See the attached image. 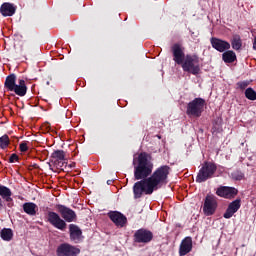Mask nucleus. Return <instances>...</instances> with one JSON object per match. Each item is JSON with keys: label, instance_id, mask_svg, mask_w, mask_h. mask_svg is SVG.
I'll return each mask as SVG.
<instances>
[{"label": "nucleus", "instance_id": "obj_1", "mask_svg": "<svg viewBox=\"0 0 256 256\" xmlns=\"http://www.w3.org/2000/svg\"><path fill=\"white\" fill-rule=\"evenodd\" d=\"M149 159V153L141 152L133 161L134 179L138 181L133 186L134 199H141L143 193L153 195L154 191H159L169 183L171 167L163 165L153 172V162Z\"/></svg>", "mask_w": 256, "mask_h": 256}, {"label": "nucleus", "instance_id": "obj_2", "mask_svg": "<svg viewBox=\"0 0 256 256\" xmlns=\"http://www.w3.org/2000/svg\"><path fill=\"white\" fill-rule=\"evenodd\" d=\"M173 61L176 65H181L184 73L199 75L201 73V60L197 54H186L185 47L180 43L171 46Z\"/></svg>", "mask_w": 256, "mask_h": 256}, {"label": "nucleus", "instance_id": "obj_3", "mask_svg": "<svg viewBox=\"0 0 256 256\" xmlns=\"http://www.w3.org/2000/svg\"><path fill=\"white\" fill-rule=\"evenodd\" d=\"M55 209L58 211H48L46 215V221L58 229L59 231H65L67 229V223H73L77 221V213L75 211L63 204H57Z\"/></svg>", "mask_w": 256, "mask_h": 256}, {"label": "nucleus", "instance_id": "obj_4", "mask_svg": "<svg viewBox=\"0 0 256 256\" xmlns=\"http://www.w3.org/2000/svg\"><path fill=\"white\" fill-rule=\"evenodd\" d=\"M217 172V164L213 162H204L196 176V183H205L208 179H213Z\"/></svg>", "mask_w": 256, "mask_h": 256}, {"label": "nucleus", "instance_id": "obj_5", "mask_svg": "<svg viewBox=\"0 0 256 256\" xmlns=\"http://www.w3.org/2000/svg\"><path fill=\"white\" fill-rule=\"evenodd\" d=\"M203 109H205V99L195 98L188 103L186 115H188V117H201Z\"/></svg>", "mask_w": 256, "mask_h": 256}, {"label": "nucleus", "instance_id": "obj_6", "mask_svg": "<svg viewBox=\"0 0 256 256\" xmlns=\"http://www.w3.org/2000/svg\"><path fill=\"white\" fill-rule=\"evenodd\" d=\"M217 207H219V203L217 202V197L215 195H206L203 204V213L206 217H211L215 215L217 211Z\"/></svg>", "mask_w": 256, "mask_h": 256}, {"label": "nucleus", "instance_id": "obj_7", "mask_svg": "<svg viewBox=\"0 0 256 256\" xmlns=\"http://www.w3.org/2000/svg\"><path fill=\"white\" fill-rule=\"evenodd\" d=\"M134 243H142V245H148L153 241V232L147 228H140L135 231L133 235Z\"/></svg>", "mask_w": 256, "mask_h": 256}, {"label": "nucleus", "instance_id": "obj_8", "mask_svg": "<svg viewBox=\"0 0 256 256\" xmlns=\"http://www.w3.org/2000/svg\"><path fill=\"white\" fill-rule=\"evenodd\" d=\"M81 249L69 243H62L56 249L57 256H78Z\"/></svg>", "mask_w": 256, "mask_h": 256}, {"label": "nucleus", "instance_id": "obj_9", "mask_svg": "<svg viewBox=\"0 0 256 256\" xmlns=\"http://www.w3.org/2000/svg\"><path fill=\"white\" fill-rule=\"evenodd\" d=\"M238 193L239 190H237V188L229 186H220L216 190V195L223 197V199H235Z\"/></svg>", "mask_w": 256, "mask_h": 256}, {"label": "nucleus", "instance_id": "obj_10", "mask_svg": "<svg viewBox=\"0 0 256 256\" xmlns=\"http://www.w3.org/2000/svg\"><path fill=\"white\" fill-rule=\"evenodd\" d=\"M210 43L213 49H215L219 53H224L226 51H229V49H231V43L221 38L212 37L210 39Z\"/></svg>", "mask_w": 256, "mask_h": 256}, {"label": "nucleus", "instance_id": "obj_11", "mask_svg": "<svg viewBox=\"0 0 256 256\" xmlns=\"http://www.w3.org/2000/svg\"><path fill=\"white\" fill-rule=\"evenodd\" d=\"M108 217L116 227H125L127 225V216L119 211L108 212Z\"/></svg>", "mask_w": 256, "mask_h": 256}, {"label": "nucleus", "instance_id": "obj_12", "mask_svg": "<svg viewBox=\"0 0 256 256\" xmlns=\"http://www.w3.org/2000/svg\"><path fill=\"white\" fill-rule=\"evenodd\" d=\"M191 251H193V238H191V236H187L180 243L179 256L188 255Z\"/></svg>", "mask_w": 256, "mask_h": 256}, {"label": "nucleus", "instance_id": "obj_13", "mask_svg": "<svg viewBox=\"0 0 256 256\" xmlns=\"http://www.w3.org/2000/svg\"><path fill=\"white\" fill-rule=\"evenodd\" d=\"M241 209V198H238L234 201H232L229 205L228 208L226 209L225 213L223 214L224 219H231L237 211Z\"/></svg>", "mask_w": 256, "mask_h": 256}, {"label": "nucleus", "instance_id": "obj_14", "mask_svg": "<svg viewBox=\"0 0 256 256\" xmlns=\"http://www.w3.org/2000/svg\"><path fill=\"white\" fill-rule=\"evenodd\" d=\"M70 241L81 243L83 241V231L75 224L69 225Z\"/></svg>", "mask_w": 256, "mask_h": 256}, {"label": "nucleus", "instance_id": "obj_15", "mask_svg": "<svg viewBox=\"0 0 256 256\" xmlns=\"http://www.w3.org/2000/svg\"><path fill=\"white\" fill-rule=\"evenodd\" d=\"M11 195H13L11 189L0 184V197H2V199L8 203L7 207H13V198H11Z\"/></svg>", "mask_w": 256, "mask_h": 256}, {"label": "nucleus", "instance_id": "obj_16", "mask_svg": "<svg viewBox=\"0 0 256 256\" xmlns=\"http://www.w3.org/2000/svg\"><path fill=\"white\" fill-rule=\"evenodd\" d=\"M16 11L17 7L9 2L3 3L0 7V13L3 17H13Z\"/></svg>", "mask_w": 256, "mask_h": 256}, {"label": "nucleus", "instance_id": "obj_17", "mask_svg": "<svg viewBox=\"0 0 256 256\" xmlns=\"http://www.w3.org/2000/svg\"><path fill=\"white\" fill-rule=\"evenodd\" d=\"M12 92L18 95V97H25V95H27V84L25 83V80L20 79L18 84L14 86Z\"/></svg>", "mask_w": 256, "mask_h": 256}, {"label": "nucleus", "instance_id": "obj_18", "mask_svg": "<svg viewBox=\"0 0 256 256\" xmlns=\"http://www.w3.org/2000/svg\"><path fill=\"white\" fill-rule=\"evenodd\" d=\"M23 211L26 213V215L35 217V215H37V211H39V207L33 202H26L23 204Z\"/></svg>", "mask_w": 256, "mask_h": 256}, {"label": "nucleus", "instance_id": "obj_19", "mask_svg": "<svg viewBox=\"0 0 256 256\" xmlns=\"http://www.w3.org/2000/svg\"><path fill=\"white\" fill-rule=\"evenodd\" d=\"M16 85H17V75L15 74L8 75L4 82V89H6V91L12 92Z\"/></svg>", "mask_w": 256, "mask_h": 256}, {"label": "nucleus", "instance_id": "obj_20", "mask_svg": "<svg viewBox=\"0 0 256 256\" xmlns=\"http://www.w3.org/2000/svg\"><path fill=\"white\" fill-rule=\"evenodd\" d=\"M51 163L54 165H59L61 161H65V151L63 150H56L51 154Z\"/></svg>", "mask_w": 256, "mask_h": 256}, {"label": "nucleus", "instance_id": "obj_21", "mask_svg": "<svg viewBox=\"0 0 256 256\" xmlns=\"http://www.w3.org/2000/svg\"><path fill=\"white\" fill-rule=\"evenodd\" d=\"M222 60L224 63H235L237 60V54L233 50H226L222 54Z\"/></svg>", "mask_w": 256, "mask_h": 256}, {"label": "nucleus", "instance_id": "obj_22", "mask_svg": "<svg viewBox=\"0 0 256 256\" xmlns=\"http://www.w3.org/2000/svg\"><path fill=\"white\" fill-rule=\"evenodd\" d=\"M230 43L234 51H239L243 47V41L241 40V36L239 34H234Z\"/></svg>", "mask_w": 256, "mask_h": 256}, {"label": "nucleus", "instance_id": "obj_23", "mask_svg": "<svg viewBox=\"0 0 256 256\" xmlns=\"http://www.w3.org/2000/svg\"><path fill=\"white\" fill-rule=\"evenodd\" d=\"M0 236L3 241H11L13 239V230L11 228H3L0 231Z\"/></svg>", "mask_w": 256, "mask_h": 256}, {"label": "nucleus", "instance_id": "obj_24", "mask_svg": "<svg viewBox=\"0 0 256 256\" xmlns=\"http://www.w3.org/2000/svg\"><path fill=\"white\" fill-rule=\"evenodd\" d=\"M244 95L249 101H256V91L253 88H247Z\"/></svg>", "mask_w": 256, "mask_h": 256}, {"label": "nucleus", "instance_id": "obj_25", "mask_svg": "<svg viewBox=\"0 0 256 256\" xmlns=\"http://www.w3.org/2000/svg\"><path fill=\"white\" fill-rule=\"evenodd\" d=\"M11 143V140H9L8 135H3L0 137V149H7Z\"/></svg>", "mask_w": 256, "mask_h": 256}, {"label": "nucleus", "instance_id": "obj_26", "mask_svg": "<svg viewBox=\"0 0 256 256\" xmlns=\"http://www.w3.org/2000/svg\"><path fill=\"white\" fill-rule=\"evenodd\" d=\"M231 177L234 179V181H242V179H245V174L237 170L231 174Z\"/></svg>", "mask_w": 256, "mask_h": 256}, {"label": "nucleus", "instance_id": "obj_27", "mask_svg": "<svg viewBox=\"0 0 256 256\" xmlns=\"http://www.w3.org/2000/svg\"><path fill=\"white\" fill-rule=\"evenodd\" d=\"M19 149L21 153H27V151H29V146H27V142L20 143Z\"/></svg>", "mask_w": 256, "mask_h": 256}, {"label": "nucleus", "instance_id": "obj_28", "mask_svg": "<svg viewBox=\"0 0 256 256\" xmlns=\"http://www.w3.org/2000/svg\"><path fill=\"white\" fill-rule=\"evenodd\" d=\"M237 87H239V89H247V87H249V81H241L237 83Z\"/></svg>", "mask_w": 256, "mask_h": 256}, {"label": "nucleus", "instance_id": "obj_29", "mask_svg": "<svg viewBox=\"0 0 256 256\" xmlns=\"http://www.w3.org/2000/svg\"><path fill=\"white\" fill-rule=\"evenodd\" d=\"M15 161H19V156L15 153L11 154L9 158V163H15Z\"/></svg>", "mask_w": 256, "mask_h": 256}, {"label": "nucleus", "instance_id": "obj_30", "mask_svg": "<svg viewBox=\"0 0 256 256\" xmlns=\"http://www.w3.org/2000/svg\"><path fill=\"white\" fill-rule=\"evenodd\" d=\"M253 49L256 51V36H255L254 42H253Z\"/></svg>", "mask_w": 256, "mask_h": 256}, {"label": "nucleus", "instance_id": "obj_31", "mask_svg": "<svg viewBox=\"0 0 256 256\" xmlns=\"http://www.w3.org/2000/svg\"><path fill=\"white\" fill-rule=\"evenodd\" d=\"M69 167H70V169H73V167H75V163L69 164Z\"/></svg>", "mask_w": 256, "mask_h": 256}, {"label": "nucleus", "instance_id": "obj_32", "mask_svg": "<svg viewBox=\"0 0 256 256\" xmlns=\"http://www.w3.org/2000/svg\"><path fill=\"white\" fill-rule=\"evenodd\" d=\"M111 183H113V180H108L107 181V185H111Z\"/></svg>", "mask_w": 256, "mask_h": 256}]
</instances>
